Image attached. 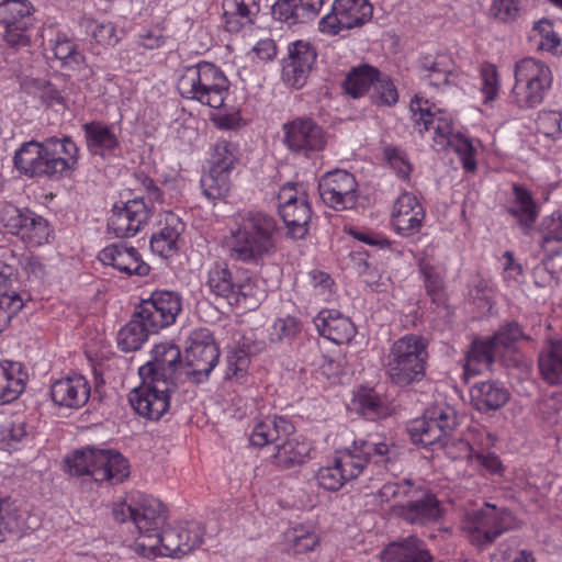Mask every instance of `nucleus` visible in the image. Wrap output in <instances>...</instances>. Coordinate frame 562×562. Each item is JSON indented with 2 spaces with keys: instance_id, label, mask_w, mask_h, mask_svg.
Masks as SVG:
<instances>
[{
  "instance_id": "nucleus-28",
  "label": "nucleus",
  "mask_w": 562,
  "mask_h": 562,
  "mask_svg": "<svg viewBox=\"0 0 562 562\" xmlns=\"http://www.w3.org/2000/svg\"><path fill=\"white\" fill-rule=\"evenodd\" d=\"M502 356L496 346L488 339H475L464 357L463 376L473 378L488 369L494 360Z\"/></svg>"
},
{
  "instance_id": "nucleus-55",
  "label": "nucleus",
  "mask_w": 562,
  "mask_h": 562,
  "mask_svg": "<svg viewBox=\"0 0 562 562\" xmlns=\"http://www.w3.org/2000/svg\"><path fill=\"white\" fill-rule=\"evenodd\" d=\"M53 52L56 58L68 65H79L80 63H83L85 59L82 54L77 52L76 44L65 35L58 34L56 36L53 44Z\"/></svg>"
},
{
  "instance_id": "nucleus-9",
  "label": "nucleus",
  "mask_w": 562,
  "mask_h": 562,
  "mask_svg": "<svg viewBox=\"0 0 562 562\" xmlns=\"http://www.w3.org/2000/svg\"><path fill=\"white\" fill-rule=\"evenodd\" d=\"M420 492L413 488L411 481L403 483L389 482L379 491L382 501L389 502L392 498L407 496L414 498L406 506L395 508L394 515L400 516L406 524H434L441 516V508L434 494L426 493L422 497Z\"/></svg>"
},
{
  "instance_id": "nucleus-4",
  "label": "nucleus",
  "mask_w": 562,
  "mask_h": 562,
  "mask_svg": "<svg viewBox=\"0 0 562 562\" xmlns=\"http://www.w3.org/2000/svg\"><path fill=\"white\" fill-rule=\"evenodd\" d=\"M458 425L451 407H435L408 424V432L415 443L446 448L451 458H468L471 454L469 442L454 438Z\"/></svg>"
},
{
  "instance_id": "nucleus-56",
  "label": "nucleus",
  "mask_w": 562,
  "mask_h": 562,
  "mask_svg": "<svg viewBox=\"0 0 562 562\" xmlns=\"http://www.w3.org/2000/svg\"><path fill=\"white\" fill-rule=\"evenodd\" d=\"M297 333L299 323L294 317L278 318L269 329V340L273 344L291 340Z\"/></svg>"
},
{
  "instance_id": "nucleus-19",
  "label": "nucleus",
  "mask_w": 562,
  "mask_h": 562,
  "mask_svg": "<svg viewBox=\"0 0 562 562\" xmlns=\"http://www.w3.org/2000/svg\"><path fill=\"white\" fill-rule=\"evenodd\" d=\"M181 366L179 347L169 341L160 342L154 346L151 359L139 368L138 374L177 386L176 380Z\"/></svg>"
},
{
  "instance_id": "nucleus-22",
  "label": "nucleus",
  "mask_w": 562,
  "mask_h": 562,
  "mask_svg": "<svg viewBox=\"0 0 562 562\" xmlns=\"http://www.w3.org/2000/svg\"><path fill=\"white\" fill-rule=\"evenodd\" d=\"M425 211L418 199L412 193H403L394 204L392 224L402 236H411L419 232Z\"/></svg>"
},
{
  "instance_id": "nucleus-26",
  "label": "nucleus",
  "mask_w": 562,
  "mask_h": 562,
  "mask_svg": "<svg viewBox=\"0 0 562 562\" xmlns=\"http://www.w3.org/2000/svg\"><path fill=\"white\" fill-rule=\"evenodd\" d=\"M381 562H431L432 555L416 537L389 543L380 553Z\"/></svg>"
},
{
  "instance_id": "nucleus-8",
  "label": "nucleus",
  "mask_w": 562,
  "mask_h": 562,
  "mask_svg": "<svg viewBox=\"0 0 562 562\" xmlns=\"http://www.w3.org/2000/svg\"><path fill=\"white\" fill-rule=\"evenodd\" d=\"M515 85L509 93L510 103L520 109L541 104L551 89L552 72L541 60L527 57L515 65Z\"/></svg>"
},
{
  "instance_id": "nucleus-44",
  "label": "nucleus",
  "mask_w": 562,
  "mask_h": 562,
  "mask_svg": "<svg viewBox=\"0 0 562 562\" xmlns=\"http://www.w3.org/2000/svg\"><path fill=\"white\" fill-rule=\"evenodd\" d=\"M353 409L367 419H375L386 415L383 402L373 391L359 392L352 401Z\"/></svg>"
},
{
  "instance_id": "nucleus-16",
  "label": "nucleus",
  "mask_w": 562,
  "mask_h": 562,
  "mask_svg": "<svg viewBox=\"0 0 562 562\" xmlns=\"http://www.w3.org/2000/svg\"><path fill=\"white\" fill-rule=\"evenodd\" d=\"M318 191L323 202L337 211L349 210L357 204V181L345 170L337 169L324 175Z\"/></svg>"
},
{
  "instance_id": "nucleus-20",
  "label": "nucleus",
  "mask_w": 562,
  "mask_h": 562,
  "mask_svg": "<svg viewBox=\"0 0 562 562\" xmlns=\"http://www.w3.org/2000/svg\"><path fill=\"white\" fill-rule=\"evenodd\" d=\"M98 259L128 276H147L150 269L136 248L123 243L106 246L99 252Z\"/></svg>"
},
{
  "instance_id": "nucleus-30",
  "label": "nucleus",
  "mask_w": 562,
  "mask_h": 562,
  "mask_svg": "<svg viewBox=\"0 0 562 562\" xmlns=\"http://www.w3.org/2000/svg\"><path fill=\"white\" fill-rule=\"evenodd\" d=\"M541 378L550 385L562 384V339L551 338L538 355Z\"/></svg>"
},
{
  "instance_id": "nucleus-31",
  "label": "nucleus",
  "mask_w": 562,
  "mask_h": 562,
  "mask_svg": "<svg viewBox=\"0 0 562 562\" xmlns=\"http://www.w3.org/2000/svg\"><path fill=\"white\" fill-rule=\"evenodd\" d=\"M27 374L19 362L0 363V404L11 403L24 391Z\"/></svg>"
},
{
  "instance_id": "nucleus-25",
  "label": "nucleus",
  "mask_w": 562,
  "mask_h": 562,
  "mask_svg": "<svg viewBox=\"0 0 562 562\" xmlns=\"http://www.w3.org/2000/svg\"><path fill=\"white\" fill-rule=\"evenodd\" d=\"M146 532L157 531L155 535L143 533L137 547L149 548L151 553L177 558L182 554V538L180 531H201V529H145Z\"/></svg>"
},
{
  "instance_id": "nucleus-64",
  "label": "nucleus",
  "mask_w": 562,
  "mask_h": 562,
  "mask_svg": "<svg viewBox=\"0 0 562 562\" xmlns=\"http://www.w3.org/2000/svg\"><path fill=\"white\" fill-rule=\"evenodd\" d=\"M450 76V70L442 67L441 61L434 60L429 65H425L422 78L429 86L441 87L449 82Z\"/></svg>"
},
{
  "instance_id": "nucleus-46",
  "label": "nucleus",
  "mask_w": 562,
  "mask_h": 562,
  "mask_svg": "<svg viewBox=\"0 0 562 562\" xmlns=\"http://www.w3.org/2000/svg\"><path fill=\"white\" fill-rule=\"evenodd\" d=\"M286 550L293 554L312 551L318 544V537L310 529H291L285 533Z\"/></svg>"
},
{
  "instance_id": "nucleus-53",
  "label": "nucleus",
  "mask_w": 562,
  "mask_h": 562,
  "mask_svg": "<svg viewBox=\"0 0 562 562\" xmlns=\"http://www.w3.org/2000/svg\"><path fill=\"white\" fill-rule=\"evenodd\" d=\"M481 92L485 104L494 101L499 90V79L496 67L492 64H484L481 67Z\"/></svg>"
},
{
  "instance_id": "nucleus-1",
  "label": "nucleus",
  "mask_w": 562,
  "mask_h": 562,
  "mask_svg": "<svg viewBox=\"0 0 562 562\" xmlns=\"http://www.w3.org/2000/svg\"><path fill=\"white\" fill-rule=\"evenodd\" d=\"M235 227L226 238L231 259L260 265L277 249L278 224L273 216L258 210H247L234 217Z\"/></svg>"
},
{
  "instance_id": "nucleus-29",
  "label": "nucleus",
  "mask_w": 562,
  "mask_h": 562,
  "mask_svg": "<svg viewBox=\"0 0 562 562\" xmlns=\"http://www.w3.org/2000/svg\"><path fill=\"white\" fill-rule=\"evenodd\" d=\"M260 0H223L224 27L231 33H237L246 25L252 24L259 13Z\"/></svg>"
},
{
  "instance_id": "nucleus-49",
  "label": "nucleus",
  "mask_w": 562,
  "mask_h": 562,
  "mask_svg": "<svg viewBox=\"0 0 562 562\" xmlns=\"http://www.w3.org/2000/svg\"><path fill=\"white\" fill-rule=\"evenodd\" d=\"M23 307L22 297L15 292H4L0 295V333H2Z\"/></svg>"
},
{
  "instance_id": "nucleus-51",
  "label": "nucleus",
  "mask_w": 562,
  "mask_h": 562,
  "mask_svg": "<svg viewBox=\"0 0 562 562\" xmlns=\"http://www.w3.org/2000/svg\"><path fill=\"white\" fill-rule=\"evenodd\" d=\"M316 480L321 487L328 491H338L348 481L334 460L317 471Z\"/></svg>"
},
{
  "instance_id": "nucleus-45",
  "label": "nucleus",
  "mask_w": 562,
  "mask_h": 562,
  "mask_svg": "<svg viewBox=\"0 0 562 562\" xmlns=\"http://www.w3.org/2000/svg\"><path fill=\"white\" fill-rule=\"evenodd\" d=\"M82 25L98 45L112 47L120 41L116 29L111 22H98L92 19H86Z\"/></svg>"
},
{
  "instance_id": "nucleus-13",
  "label": "nucleus",
  "mask_w": 562,
  "mask_h": 562,
  "mask_svg": "<svg viewBox=\"0 0 562 562\" xmlns=\"http://www.w3.org/2000/svg\"><path fill=\"white\" fill-rule=\"evenodd\" d=\"M142 384L130 393L134 411L150 420H159L170 407V394L176 386L161 380L140 376Z\"/></svg>"
},
{
  "instance_id": "nucleus-34",
  "label": "nucleus",
  "mask_w": 562,
  "mask_h": 562,
  "mask_svg": "<svg viewBox=\"0 0 562 562\" xmlns=\"http://www.w3.org/2000/svg\"><path fill=\"white\" fill-rule=\"evenodd\" d=\"M308 451V446L304 441H300L293 434L276 445V452L271 456V461L280 469H290L303 463Z\"/></svg>"
},
{
  "instance_id": "nucleus-59",
  "label": "nucleus",
  "mask_w": 562,
  "mask_h": 562,
  "mask_svg": "<svg viewBox=\"0 0 562 562\" xmlns=\"http://www.w3.org/2000/svg\"><path fill=\"white\" fill-rule=\"evenodd\" d=\"M22 237L29 238L34 245H43L47 243L49 237L47 221L33 213L26 228H24Z\"/></svg>"
},
{
  "instance_id": "nucleus-21",
  "label": "nucleus",
  "mask_w": 562,
  "mask_h": 562,
  "mask_svg": "<svg viewBox=\"0 0 562 562\" xmlns=\"http://www.w3.org/2000/svg\"><path fill=\"white\" fill-rule=\"evenodd\" d=\"M315 59L316 53L310 43L302 41L293 43L283 65V79L296 89L302 88Z\"/></svg>"
},
{
  "instance_id": "nucleus-35",
  "label": "nucleus",
  "mask_w": 562,
  "mask_h": 562,
  "mask_svg": "<svg viewBox=\"0 0 562 562\" xmlns=\"http://www.w3.org/2000/svg\"><path fill=\"white\" fill-rule=\"evenodd\" d=\"M288 232L286 234L294 239H302L308 232V223L312 212L306 196H301V202L289 205L279 211Z\"/></svg>"
},
{
  "instance_id": "nucleus-58",
  "label": "nucleus",
  "mask_w": 562,
  "mask_h": 562,
  "mask_svg": "<svg viewBox=\"0 0 562 562\" xmlns=\"http://www.w3.org/2000/svg\"><path fill=\"white\" fill-rule=\"evenodd\" d=\"M562 411V393L554 392L537 403V412L542 420L549 424L558 422V414Z\"/></svg>"
},
{
  "instance_id": "nucleus-14",
  "label": "nucleus",
  "mask_w": 562,
  "mask_h": 562,
  "mask_svg": "<svg viewBox=\"0 0 562 562\" xmlns=\"http://www.w3.org/2000/svg\"><path fill=\"white\" fill-rule=\"evenodd\" d=\"M113 516L119 524L133 522L140 525H164L166 521V508L164 504L146 494H132L125 501L113 507Z\"/></svg>"
},
{
  "instance_id": "nucleus-63",
  "label": "nucleus",
  "mask_w": 562,
  "mask_h": 562,
  "mask_svg": "<svg viewBox=\"0 0 562 562\" xmlns=\"http://www.w3.org/2000/svg\"><path fill=\"white\" fill-rule=\"evenodd\" d=\"M467 540L480 550L491 546L505 529H463Z\"/></svg>"
},
{
  "instance_id": "nucleus-7",
  "label": "nucleus",
  "mask_w": 562,
  "mask_h": 562,
  "mask_svg": "<svg viewBox=\"0 0 562 562\" xmlns=\"http://www.w3.org/2000/svg\"><path fill=\"white\" fill-rule=\"evenodd\" d=\"M66 462L70 474L89 475L95 482L119 484L130 475L128 461L112 450L87 448L74 452Z\"/></svg>"
},
{
  "instance_id": "nucleus-61",
  "label": "nucleus",
  "mask_w": 562,
  "mask_h": 562,
  "mask_svg": "<svg viewBox=\"0 0 562 562\" xmlns=\"http://www.w3.org/2000/svg\"><path fill=\"white\" fill-rule=\"evenodd\" d=\"M26 434V424L21 418H4L0 422V440L8 445L20 441Z\"/></svg>"
},
{
  "instance_id": "nucleus-40",
  "label": "nucleus",
  "mask_w": 562,
  "mask_h": 562,
  "mask_svg": "<svg viewBox=\"0 0 562 562\" xmlns=\"http://www.w3.org/2000/svg\"><path fill=\"white\" fill-rule=\"evenodd\" d=\"M206 284L212 293L224 297L232 304V297H236L234 286L236 282L226 262H215L207 272Z\"/></svg>"
},
{
  "instance_id": "nucleus-24",
  "label": "nucleus",
  "mask_w": 562,
  "mask_h": 562,
  "mask_svg": "<svg viewBox=\"0 0 562 562\" xmlns=\"http://www.w3.org/2000/svg\"><path fill=\"white\" fill-rule=\"evenodd\" d=\"M314 324L321 336L338 345L351 341L356 334L352 322L337 310H322Z\"/></svg>"
},
{
  "instance_id": "nucleus-38",
  "label": "nucleus",
  "mask_w": 562,
  "mask_h": 562,
  "mask_svg": "<svg viewBox=\"0 0 562 562\" xmlns=\"http://www.w3.org/2000/svg\"><path fill=\"white\" fill-rule=\"evenodd\" d=\"M183 231V224L180 220L170 215L167 224L150 238V248L161 257H169L176 249L179 237Z\"/></svg>"
},
{
  "instance_id": "nucleus-50",
  "label": "nucleus",
  "mask_w": 562,
  "mask_h": 562,
  "mask_svg": "<svg viewBox=\"0 0 562 562\" xmlns=\"http://www.w3.org/2000/svg\"><path fill=\"white\" fill-rule=\"evenodd\" d=\"M250 359L243 348L233 349L227 353L225 379H241L249 367Z\"/></svg>"
},
{
  "instance_id": "nucleus-41",
  "label": "nucleus",
  "mask_w": 562,
  "mask_h": 562,
  "mask_svg": "<svg viewBox=\"0 0 562 562\" xmlns=\"http://www.w3.org/2000/svg\"><path fill=\"white\" fill-rule=\"evenodd\" d=\"M547 263L562 254V218L551 215L542 222V243Z\"/></svg>"
},
{
  "instance_id": "nucleus-43",
  "label": "nucleus",
  "mask_w": 562,
  "mask_h": 562,
  "mask_svg": "<svg viewBox=\"0 0 562 562\" xmlns=\"http://www.w3.org/2000/svg\"><path fill=\"white\" fill-rule=\"evenodd\" d=\"M381 74L378 69L362 65L358 68L352 69L347 79L345 80V90L348 94L353 98H360L366 94L369 90L373 89V83Z\"/></svg>"
},
{
  "instance_id": "nucleus-11",
  "label": "nucleus",
  "mask_w": 562,
  "mask_h": 562,
  "mask_svg": "<svg viewBox=\"0 0 562 562\" xmlns=\"http://www.w3.org/2000/svg\"><path fill=\"white\" fill-rule=\"evenodd\" d=\"M395 454L396 448L392 442L371 438L355 440L350 447L337 451L333 460L349 481L358 477L371 459L375 464L384 465Z\"/></svg>"
},
{
  "instance_id": "nucleus-60",
  "label": "nucleus",
  "mask_w": 562,
  "mask_h": 562,
  "mask_svg": "<svg viewBox=\"0 0 562 562\" xmlns=\"http://www.w3.org/2000/svg\"><path fill=\"white\" fill-rule=\"evenodd\" d=\"M32 215L30 211L21 212L14 206H9L3 212L2 221L10 233L23 235Z\"/></svg>"
},
{
  "instance_id": "nucleus-62",
  "label": "nucleus",
  "mask_w": 562,
  "mask_h": 562,
  "mask_svg": "<svg viewBox=\"0 0 562 562\" xmlns=\"http://www.w3.org/2000/svg\"><path fill=\"white\" fill-rule=\"evenodd\" d=\"M384 156L390 166L401 178H408L412 171V165L403 150L396 147L387 146L384 148Z\"/></svg>"
},
{
  "instance_id": "nucleus-2",
  "label": "nucleus",
  "mask_w": 562,
  "mask_h": 562,
  "mask_svg": "<svg viewBox=\"0 0 562 562\" xmlns=\"http://www.w3.org/2000/svg\"><path fill=\"white\" fill-rule=\"evenodd\" d=\"M78 148L65 137H50L38 143H24L14 155V166L23 175L34 178L40 176H66L77 166Z\"/></svg>"
},
{
  "instance_id": "nucleus-32",
  "label": "nucleus",
  "mask_w": 562,
  "mask_h": 562,
  "mask_svg": "<svg viewBox=\"0 0 562 562\" xmlns=\"http://www.w3.org/2000/svg\"><path fill=\"white\" fill-rule=\"evenodd\" d=\"M509 398L508 391L497 382L484 381L471 389V402L480 412L496 411Z\"/></svg>"
},
{
  "instance_id": "nucleus-27",
  "label": "nucleus",
  "mask_w": 562,
  "mask_h": 562,
  "mask_svg": "<svg viewBox=\"0 0 562 562\" xmlns=\"http://www.w3.org/2000/svg\"><path fill=\"white\" fill-rule=\"evenodd\" d=\"M294 426L290 420L281 416H267L258 420L250 434V442L256 447L274 446L284 438L294 434Z\"/></svg>"
},
{
  "instance_id": "nucleus-18",
  "label": "nucleus",
  "mask_w": 562,
  "mask_h": 562,
  "mask_svg": "<svg viewBox=\"0 0 562 562\" xmlns=\"http://www.w3.org/2000/svg\"><path fill=\"white\" fill-rule=\"evenodd\" d=\"M218 358L220 350L211 331L204 328L194 330L186 350V363L191 369L187 373L198 376V381H201L210 375Z\"/></svg>"
},
{
  "instance_id": "nucleus-52",
  "label": "nucleus",
  "mask_w": 562,
  "mask_h": 562,
  "mask_svg": "<svg viewBox=\"0 0 562 562\" xmlns=\"http://www.w3.org/2000/svg\"><path fill=\"white\" fill-rule=\"evenodd\" d=\"M532 37L539 38L538 48L542 50L553 52L560 45V38L549 20L543 19L535 24Z\"/></svg>"
},
{
  "instance_id": "nucleus-5",
  "label": "nucleus",
  "mask_w": 562,
  "mask_h": 562,
  "mask_svg": "<svg viewBox=\"0 0 562 562\" xmlns=\"http://www.w3.org/2000/svg\"><path fill=\"white\" fill-rule=\"evenodd\" d=\"M428 341L420 335L408 334L396 339L385 358L390 381L401 387L420 382L426 375Z\"/></svg>"
},
{
  "instance_id": "nucleus-48",
  "label": "nucleus",
  "mask_w": 562,
  "mask_h": 562,
  "mask_svg": "<svg viewBox=\"0 0 562 562\" xmlns=\"http://www.w3.org/2000/svg\"><path fill=\"white\" fill-rule=\"evenodd\" d=\"M371 98L378 104L393 105L397 102L398 93L389 76L380 75L373 83Z\"/></svg>"
},
{
  "instance_id": "nucleus-10",
  "label": "nucleus",
  "mask_w": 562,
  "mask_h": 562,
  "mask_svg": "<svg viewBox=\"0 0 562 562\" xmlns=\"http://www.w3.org/2000/svg\"><path fill=\"white\" fill-rule=\"evenodd\" d=\"M145 186L148 202L142 196L128 200L122 206L114 205L108 220V229L115 237L127 238L134 236L150 218L154 203H162L160 190L150 179L147 180Z\"/></svg>"
},
{
  "instance_id": "nucleus-23",
  "label": "nucleus",
  "mask_w": 562,
  "mask_h": 562,
  "mask_svg": "<svg viewBox=\"0 0 562 562\" xmlns=\"http://www.w3.org/2000/svg\"><path fill=\"white\" fill-rule=\"evenodd\" d=\"M50 394L55 404L67 408H79L90 396V385L85 376L74 374L55 381L52 384Z\"/></svg>"
},
{
  "instance_id": "nucleus-17",
  "label": "nucleus",
  "mask_w": 562,
  "mask_h": 562,
  "mask_svg": "<svg viewBox=\"0 0 562 562\" xmlns=\"http://www.w3.org/2000/svg\"><path fill=\"white\" fill-rule=\"evenodd\" d=\"M182 310L181 297L170 291L155 292L137 307L138 317L155 333L175 323Z\"/></svg>"
},
{
  "instance_id": "nucleus-33",
  "label": "nucleus",
  "mask_w": 562,
  "mask_h": 562,
  "mask_svg": "<svg viewBox=\"0 0 562 562\" xmlns=\"http://www.w3.org/2000/svg\"><path fill=\"white\" fill-rule=\"evenodd\" d=\"M86 142L93 155H105L119 149L120 142L111 126L100 122H90L83 125Z\"/></svg>"
},
{
  "instance_id": "nucleus-42",
  "label": "nucleus",
  "mask_w": 562,
  "mask_h": 562,
  "mask_svg": "<svg viewBox=\"0 0 562 562\" xmlns=\"http://www.w3.org/2000/svg\"><path fill=\"white\" fill-rule=\"evenodd\" d=\"M229 170L211 166L210 170L201 178V187L204 195L210 200L223 199L231 191Z\"/></svg>"
},
{
  "instance_id": "nucleus-12",
  "label": "nucleus",
  "mask_w": 562,
  "mask_h": 562,
  "mask_svg": "<svg viewBox=\"0 0 562 562\" xmlns=\"http://www.w3.org/2000/svg\"><path fill=\"white\" fill-rule=\"evenodd\" d=\"M283 144L286 148L303 157L322 151L327 144L324 128L307 116L295 117L282 125Z\"/></svg>"
},
{
  "instance_id": "nucleus-39",
  "label": "nucleus",
  "mask_w": 562,
  "mask_h": 562,
  "mask_svg": "<svg viewBox=\"0 0 562 562\" xmlns=\"http://www.w3.org/2000/svg\"><path fill=\"white\" fill-rule=\"evenodd\" d=\"M334 11L338 12L348 30L362 25L372 15V7L367 0H336Z\"/></svg>"
},
{
  "instance_id": "nucleus-37",
  "label": "nucleus",
  "mask_w": 562,
  "mask_h": 562,
  "mask_svg": "<svg viewBox=\"0 0 562 562\" xmlns=\"http://www.w3.org/2000/svg\"><path fill=\"white\" fill-rule=\"evenodd\" d=\"M514 200L508 212L525 228H530L538 217V206L531 193L522 186H513Z\"/></svg>"
},
{
  "instance_id": "nucleus-6",
  "label": "nucleus",
  "mask_w": 562,
  "mask_h": 562,
  "mask_svg": "<svg viewBox=\"0 0 562 562\" xmlns=\"http://www.w3.org/2000/svg\"><path fill=\"white\" fill-rule=\"evenodd\" d=\"M228 80L213 64L200 63L187 67L178 79L177 89L187 99L218 109L228 93Z\"/></svg>"
},
{
  "instance_id": "nucleus-54",
  "label": "nucleus",
  "mask_w": 562,
  "mask_h": 562,
  "mask_svg": "<svg viewBox=\"0 0 562 562\" xmlns=\"http://www.w3.org/2000/svg\"><path fill=\"white\" fill-rule=\"evenodd\" d=\"M510 514L505 509H498L495 505L486 503L484 508L473 513V522L485 527L508 524Z\"/></svg>"
},
{
  "instance_id": "nucleus-3",
  "label": "nucleus",
  "mask_w": 562,
  "mask_h": 562,
  "mask_svg": "<svg viewBox=\"0 0 562 562\" xmlns=\"http://www.w3.org/2000/svg\"><path fill=\"white\" fill-rule=\"evenodd\" d=\"M412 121L419 134L429 133L434 148L439 151L452 147L460 156L462 166L468 171L475 170V149L472 142L460 133L452 132L451 117L441 110L430 105L428 100L415 97L411 101Z\"/></svg>"
},
{
  "instance_id": "nucleus-15",
  "label": "nucleus",
  "mask_w": 562,
  "mask_h": 562,
  "mask_svg": "<svg viewBox=\"0 0 562 562\" xmlns=\"http://www.w3.org/2000/svg\"><path fill=\"white\" fill-rule=\"evenodd\" d=\"M34 8L29 0H13L0 8V23L4 27L3 41L12 47H23L31 43L30 31L34 25Z\"/></svg>"
},
{
  "instance_id": "nucleus-57",
  "label": "nucleus",
  "mask_w": 562,
  "mask_h": 562,
  "mask_svg": "<svg viewBox=\"0 0 562 562\" xmlns=\"http://www.w3.org/2000/svg\"><path fill=\"white\" fill-rule=\"evenodd\" d=\"M521 338H524V333L520 326L517 323H509L496 331L490 339L503 355L506 349L512 348Z\"/></svg>"
},
{
  "instance_id": "nucleus-47",
  "label": "nucleus",
  "mask_w": 562,
  "mask_h": 562,
  "mask_svg": "<svg viewBox=\"0 0 562 562\" xmlns=\"http://www.w3.org/2000/svg\"><path fill=\"white\" fill-rule=\"evenodd\" d=\"M537 128L540 134L548 138L562 139V112L541 111L538 114Z\"/></svg>"
},
{
  "instance_id": "nucleus-36",
  "label": "nucleus",
  "mask_w": 562,
  "mask_h": 562,
  "mask_svg": "<svg viewBox=\"0 0 562 562\" xmlns=\"http://www.w3.org/2000/svg\"><path fill=\"white\" fill-rule=\"evenodd\" d=\"M151 334L156 333L135 312L131 321L119 330L116 338L117 347L123 352L136 351L142 348Z\"/></svg>"
}]
</instances>
